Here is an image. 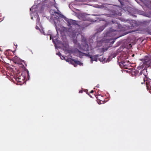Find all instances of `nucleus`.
Instances as JSON below:
<instances>
[{
	"label": "nucleus",
	"instance_id": "22",
	"mask_svg": "<svg viewBox=\"0 0 151 151\" xmlns=\"http://www.w3.org/2000/svg\"><path fill=\"white\" fill-rule=\"evenodd\" d=\"M98 104H101V103H100V102H99H99H98Z\"/></svg>",
	"mask_w": 151,
	"mask_h": 151
},
{
	"label": "nucleus",
	"instance_id": "10",
	"mask_svg": "<svg viewBox=\"0 0 151 151\" xmlns=\"http://www.w3.org/2000/svg\"><path fill=\"white\" fill-rule=\"evenodd\" d=\"M48 35V36H49V37L50 38V40H51L52 39L53 42L55 44V48H59V47L57 46V45L56 44H55V41H54V39L52 37V35H50V34H49Z\"/></svg>",
	"mask_w": 151,
	"mask_h": 151
},
{
	"label": "nucleus",
	"instance_id": "4",
	"mask_svg": "<svg viewBox=\"0 0 151 151\" xmlns=\"http://www.w3.org/2000/svg\"><path fill=\"white\" fill-rule=\"evenodd\" d=\"M78 52L79 55V56L81 57V55L83 56L85 55L91 58V63H93V61H97V58L99 56V55H96L93 56H92L91 55H90L88 53V54H86L78 51Z\"/></svg>",
	"mask_w": 151,
	"mask_h": 151
},
{
	"label": "nucleus",
	"instance_id": "26",
	"mask_svg": "<svg viewBox=\"0 0 151 151\" xmlns=\"http://www.w3.org/2000/svg\"><path fill=\"white\" fill-rule=\"evenodd\" d=\"M96 87H99V86H96Z\"/></svg>",
	"mask_w": 151,
	"mask_h": 151
},
{
	"label": "nucleus",
	"instance_id": "5",
	"mask_svg": "<svg viewBox=\"0 0 151 151\" xmlns=\"http://www.w3.org/2000/svg\"><path fill=\"white\" fill-rule=\"evenodd\" d=\"M115 31V30L111 29L109 31L107 32L105 34L106 36H113L114 35L113 32Z\"/></svg>",
	"mask_w": 151,
	"mask_h": 151
},
{
	"label": "nucleus",
	"instance_id": "15",
	"mask_svg": "<svg viewBox=\"0 0 151 151\" xmlns=\"http://www.w3.org/2000/svg\"><path fill=\"white\" fill-rule=\"evenodd\" d=\"M119 1L120 2V3L121 4V5H123V2H122L121 1H120V0H119Z\"/></svg>",
	"mask_w": 151,
	"mask_h": 151
},
{
	"label": "nucleus",
	"instance_id": "9",
	"mask_svg": "<svg viewBox=\"0 0 151 151\" xmlns=\"http://www.w3.org/2000/svg\"><path fill=\"white\" fill-rule=\"evenodd\" d=\"M36 17H37V25L36 26V29H39V27L38 26H37L38 25H39V26H40V24L39 23V21L40 20V19L39 17V16L38 15H36Z\"/></svg>",
	"mask_w": 151,
	"mask_h": 151
},
{
	"label": "nucleus",
	"instance_id": "16",
	"mask_svg": "<svg viewBox=\"0 0 151 151\" xmlns=\"http://www.w3.org/2000/svg\"><path fill=\"white\" fill-rule=\"evenodd\" d=\"M142 72H141L140 73H139V74L140 75H142Z\"/></svg>",
	"mask_w": 151,
	"mask_h": 151
},
{
	"label": "nucleus",
	"instance_id": "23",
	"mask_svg": "<svg viewBox=\"0 0 151 151\" xmlns=\"http://www.w3.org/2000/svg\"><path fill=\"white\" fill-rule=\"evenodd\" d=\"M98 104H101V103H100V102H99H99H98Z\"/></svg>",
	"mask_w": 151,
	"mask_h": 151
},
{
	"label": "nucleus",
	"instance_id": "18",
	"mask_svg": "<svg viewBox=\"0 0 151 151\" xmlns=\"http://www.w3.org/2000/svg\"><path fill=\"white\" fill-rule=\"evenodd\" d=\"M4 17L3 19H1V21H3V19H4Z\"/></svg>",
	"mask_w": 151,
	"mask_h": 151
},
{
	"label": "nucleus",
	"instance_id": "27",
	"mask_svg": "<svg viewBox=\"0 0 151 151\" xmlns=\"http://www.w3.org/2000/svg\"><path fill=\"white\" fill-rule=\"evenodd\" d=\"M150 3H151V1H150Z\"/></svg>",
	"mask_w": 151,
	"mask_h": 151
},
{
	"label": "nucleus",
	"instance_id": "24",
	"mask_svg": "<svg viewBox=\"0 0 151 151\" xmlns=\"http://www.w3.org/2000/svg\"><path fill=\"white\" fill-rule=\"evenodd\" d=\"M31 18V19H33L32 17Z\"/></svg>",
	"mask_w": 151,
	"mask_h": 151
},
{
	"label": "nucleus",
	"instance_id": "21",
	"mask_svg": "<svg viewBox=\"0 0 151 151\" xmlns=\"http://www.w3.org/2000/svg\"><path fill=\"white\" fill-rule=\"evenodd\" d=\"M121 13H120L119 14V15L121 16Z\"/></svg>",
	"mask_w": 151,
	"mask_h": 151
},
{
	"label": "nucleus",
	"instance_id": "8",
	"mask_svg": "<svg viewBox=\"0 0 151 151\" xmlns=\"http://www.w3.org/2000/svg\"><path fill=\"white\" fill-rule=\"evenodd\" d=\"M144 63L148 66H151V60L145 59Z\"/></svg>",
	"mask_w": 151,
	"mask_h": 151
},
{
	"label": "nucleus",
	"instance_id": "17",
	"mask_svg": "<svg viewBox=\"0 0 151 151\" xmlns=\"http://www.w3.org/2000/svg\"><path fill=\"white\" fill-rule=\"evenodd\" d=\"M93 92V91H91L90 93H92Z\"/></svg>",
	"mask_w": 151,
	"mask_h": 151
},
{
	"label": "nucleus",
	"instance_id": "6",
	"mask_svg": "<svg viewBox=\"0 0 151 151\" xmlns=\"http://www.w3.org/2000/svg\"><path fill=\"white\" fill-rule=\"evenodd\" d=\"M144 82L145 81L147 89L148 90H149L150 89L151 90V82H150L149 81L146 80L145 78H144Z\"/></svg>",
	"mask_w": 151,
	"mask_h": 151
},
{
	"label": "nucleus",
	"instance_id": "25",
	"mask_svg": "<svg viewBox=\"0 0 151 151\" xmlns=\"http://www.w3.org/2000/svg\"><path fill=\"white\" fill-rule=\"evenodd\" d=\"M143 83V82H142V83H141V84H142Z\"/></svg>",
	"mask_w": 151,
	"mask_h": 151
},
{
	"label": "nucleus",
	"instance_id": "13",
	"mask_svg": "<svg viewBox=\"0 0 151 151\" xmlns=\"http://www.w3.org/2000/svg\"><path fill=\"white\" fill-rule=\"evenodd\" d=\"M36 7V6L35 5H33L31 8H30V10L32 11H35V9H34Z\"/></svg>",
	"mask_w": 151,
	"mask_h": 151
},
{
	"label": "nucleus",
	"instance_id": "7",
	"mask_svg": "<svg viewBox=\"0 0 151 151\" xmlns=\"http://www.w3.org/2000/svg\"><path fill=\"white\" fill-rule=\"evenodd\" d=\"M61 47H63V50H65L66 52H68V45L67 43H65V44H62Z\"/></svg>",
	"mask_w": 151,
	"mask_h": 151
},
{
	"label": "nucleus",
	"instance_id": "1",
	"mask_svg": "<svg viewBox=\"0 0 151 151\" xmlns=\"http://www.w3.org/2000/svg\"><path fill=\"white\" fill-rule=\"evenodd\" d=\"M52 11L53 12H52V13H53V14L51 16V19H53L57 31L59 27L60 26V22L61 20H62V19L61 18H64L65 20L66 21L69 25H78V22L65 17L63 15L60 14V12L59 11H58L57 12L52 10Z\"/></svg>",
	"mask_w": 151,
	"mask_h": 151
},
{
	"label": "nucleus",
	"instance_id": "19",
	"mask_svg": "<svg viewBox=\"0 0 151 151\" xmlns=\"http://www.w3.org/2000/svg\"><path fill=\"white\" fill-rule=\"evenodd\" d=\"M42 31L43 32V33H44V35H45V34L44 33V32L43 31V30H42Z\"/></svg>",
	"mask_w": 151,
	"mask_h": 151
},
{
	"label": "nucleus",
	"instance_id": "14",
	"mask_svg": "<svg viewBox=\"0 0 151 151\" xmlns=\"http://www.w3.org/2000/svg\"><path fill=\"white\" fill-rule=\"evenodd\" d=\"M102 28V29L101 30V31H102L105 28V27L104 26H103L101 27L100 29H101V28Z\"/></svg>",
	"mask_w": 151,
	"mask_h": 151
},
{
	"label": "nucleus",
	"instance_id": "12",
	"mask_svg": "<svg viewBox=\"0 0 151 151\" xmlns=\"http://www.w3.org/2000/svg\"><path fill=\"white\" fill-rule=\"evenodd\" d=\"M79 17H82L81 18H80V17L79 18L83 20H85V18L84 17V15L83 14H80L79 15Z\"/></svg>",
	"mask_w": 151,
	"mask_h": 151
},
{
	"label": "nucleus",
	"instance_id": "20",
	"mask_svg": "<svg viewBox=\"0 0 151 151\" xmlns=\"http://www.w3.org/2000/svg\"><path fill=\"white\" fill-rule=\"evenodd\" d=\"M81 92H82V91H79V93H81Z\"/></svg>",
	"mask_w": 151,
	"mask_h": 151
},
{
	"label": "nucleus",
	"instance_id": "3",
	"mask_svg": "<svg viewBox=\"0 0 151 151\" xmlns=\"http://www.w3.org/2000/svg\"><path fill=\"white\" fill-rule=\"evenodd\" d=\"M57 55H59L61 58V59H64L67 62H69L71 64H73L75 67H76L77 65H79L80 66H82L83 63L79 61H77L76 60H72L70 58H68L67 57H64L63 56H62L63 58L61 56V54L60 52L56 53Z\"/></svg>",
	"mask_w": 151,
	"mask_h": 151
},
{
	"label": "nucleus",
	"instance_id": "2",
	"mask_svg": "<svg viewBox=\"0 0 151 151\" xmlns=\"http://www.w3.org/2000/svg\"><path fill=\"white\" fill-rule=\"evenodd\" d=\"M81 36L82 38V45H81L76 40L75 37H73V40L74 43L79 48L83 50L86 51H88L89 50L91 49V48L90 46H89L86 43V40L85 38L83 37V36L81 35L78 34L76 38H77L78 36Z\"/></svg>",
	"mask_w": 151,
	"mask_h": 151
},
{
	"label": "nucleus",
	"instance_id": "11",
	"mask_svg": "<svg viewBox=\"0 0 151 151\" xmlns=\"http://www.w3.org/2000/svg\"><path fill=\"white\" fill-rule=\"evenodd\" d=\"M75 4L73 3H72L69 4V6L70 8L71 9L72 11H73V8H74L75 7Z\"/></svg>",
	"mask_w": 151,
	"mask_h": 151
}]
</instances>
